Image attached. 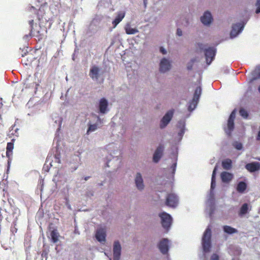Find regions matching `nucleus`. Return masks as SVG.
I'll return each mask as SVG.
<instances>
[{
	"label": "nucleus",
	"mask_w": 260,
	"mask_h": 260,
	"mask_svg": "<svg viewBox=\"0 0 260 260\" xmlns=\"http://www.w3.org/2000/svg\"><path fill=\"white\" fill-rule=\"evenodd\" d=\"M217 167L216 166L213 170L212 178H211V188L210 192L208 197V199L207 201V208L206 210L208 212L209 215L211 217L212 216V214L215 209L214 207V193L213 190L216 186V182H215V175L216 172L217 171Z\"/></svg>",
	"instance_id": "f257e3e1"
},
{
	"label": "nucleus",
	"mask_w": 260,
	"mask_h": 260,
	"mask_svg": "<svg viewBox=\"0 0 260 260\" xmlns=\"http://www.w3.org/2000/svg\"><path fill=\"white\" fill-rule=\"evenodd\" d=\"M198 48L204 52L207 64L209 65L214 59L216 54L215 48L202 43H198Z\"/></svg>",
	"instance_id": "f03ea898"
},
{
	"label": "nucleus",
	"mask_w": 260,
	"mask_h": 260,
	"mask_svg": "<svg viewBox=\"0 0 260 260\" xmlns=\"http://www.w3.org/2000/svg\"><path fill=\"white\" fill-rule=\"evenodd\" d=\"M211 230L208 226L202 237V246L205 252H208L211 248Z\"/></svg>",
	"instance_id": "7ed1b4c3"
},
{
	"label": "nucleus",
	"mask_w": 260,
	"mask_h": 260,
	"mask_svg": "<svg viewBox=\"0 0 260 260\" xmlns=\"http://www.w3.org/2000/svg\"><path fill=\"white\" fill-rule=\"evenodd\" d=\"M172 60L169 57H164L159 60L158 70L160 73H166L171 70Z\"/></svg>",
	"instance_id": "20e7f679"
},
{
	"label": "nucleus",
	"mask_w": 260,
	"mask_h": 260,
	"mask_svg": "<svg viewBox=\"0 0 260 260\" xmlns=\"http://www.w3.org/2000/svg\"><path fill=\"white\" fill-rule=\"evenodd\" d=\"M201 93L202 88L200 86H198L195 89L192 100L189 103L188 109L189 111H192L196 108Z\"/></svg>",
	"instance_id": "39448f33"
},
{
	"label": "nucleus",
	"mask_w": 260,
	"mask_h": 260,
	"mask_svg": "<svg viewBox=\"0 0 260 260\" xmlns=\"http://www.w3.org/2000/svg\"><path fill=\"white\" fill-rule=\"evenodd\" d=\"M37 7H39V9H37L34 6H31L29 9V12L31 13L30 16L31 18H34V15L38 19L39 21H40L44 16L45 13V11L44 9V5L40 4V5H37Z\"/></svg>",
	"instance_id": "423d86ee"
},
{
	"label": "nucleus",
	"mask_w": 260,
	"mask_h": 260,
	"mask_svg": "<svg viewBox=\"0 0 260 260\" xmlns=\"http://www.w3.org/2000/svg\"><path fill=\"white\" fill-rule=\"evenodd\" d=\"M159 216L161 219V223L162 227L168 231L172 222L171 216L169 214L163 212L159 214Z\"/></svg>",
	"instance_id": "0eeeda50"
},
{
	"label": "nucleus",
	"mask_w": 260,
	"mask_h": 260,
	"mask_svg": "<svg viewBox=\"0 0 260 260\" xmlns=\"http://www.w3.org/2000/svg\"><path fill=\"white\" fill-rule=\"evenodd\" d=\"M174 110H169L161 119L159 122V128H165L172 120L174 115Z\"/></svg>",
	"instance_id": "6e6552de"
},
{
	"label": "nucleus",
	"mask_w": 260,
	"mask_h": 260,
	"mask_svg": "<svg viewBox=\"0 0 260 260\" xmlns=\"http://www.w3.org/2000/svg\"><path fill=\"white\" fill-rule=\"evenodd\" d=\"M246 23V22H242L236 23L234 24L232 26V29L231 31V38H234L236 37L239 34L242 32L243 31L245 25Z\"/></svg>",
	"instance_id": "1a4fd4ad"
},
{
	"label": "nucleus",
	"mask_w": 260,
	"mask_h": 260,
	"mask_svg": "<svg viewBox=\"0 0 260 260\" xmlns=\"http://www.w3.org/2000/svg\"><path fill=\"white\" fill-rule=\"evenodd\" d=\"M178 130L177 137L175 138V141L178 143L181 141L185 131V122L184 120H181L178 121L177 125Z\"/></svg>",
	"instance_id": "9d476101"
},
{
	"label": "nucleus",
	"mask_w": 260,
	"mask_h": 260,
	"mask_svg": "<svg viewBox=\"0 0 260 260\" xmlns=\"http://www.w3.org/2000/svg\"><path fill=\"white\" fill-rule=\"evenodd\" d=\"M236 110H234L231 113L228 120V127L225 128V132L228 136H230L234 128V119L236 117Z\"/></svg>",
	"instance_id": "9b49d317"
},
{
	"label": "nucleus",
	"mask_w": 260,
	"mask_h": 260,
	"mask_svg": "<svg viewBox=\"0 0 260 260\" xmlns=\"http://www.w3.org/2000/svg\"><path fill=\"white\" fill-rule=\"evenodd\" d=\"M178 204V198L173 193H169L167 196L166 204L172 208H175Z\"/></svg>",
	"instance_id": "f8f14e48"
},
{
	"label": "nucleus",
	"mask_w": 260,
	"mask_h": 260,
	"mask_svg": "<svg viewBox=\"0 0 260 260\" xmlns=\"http://www.w3.org/2000/svg\"><path fill=\"white\" fill-rule=\"evenodd\" d=\"M165 149V147L162 144H159L156 150H155L152 157L153 161L155 163H157L163 155V152Z\"/></svg>",
	"instance_id": "ddd939ff"
},
{
	"label": "nucleus",
	"mask_w": 260,
	"mask_h": 260,
	"mask_svg": "<svg viewBox=\"0 0 260 260\" xmlns=\"http://www.w3.org/2000/svg\"><path fill=\"white\" fill-rule=\"evenodd\" d=\"M201 22L205 26H209L213 22V18L210 12L205 11L201 17Z\"/></svg>",
	"instance_id": "4468645a"
},
{
	"label": "nucleus",
	"mask_w": 260,
	"mask_h": 260,
	"mask_svg": "<svg viewBox=\"0 0 260 260\" xmlns=\"http://www.w3.org/2000/svg\"><path fill=\"white\" fill-rule=\"evenodd\" d=\"M100 75V69L96 66H92L89 73L90 77L93 80L98 81Z\"/></svg>",
	"instance_id": "2eb2a0df"
},
{
	"label": "nucleus",
	"mask_w": 260,
	"mask_h": 260,
	"mask_svg": "<svg viewBox=\"0 0 260 260\" xmlns=\"http://www.w3.org/2000/svg\"><path fill=\"white\" fill-rule=\"evenodd\" d=\"M106 231L104 228H100L97 229L95 233V238L96 240L101 243H104L106 242Z\"/></svg>",
	"instance_id": "dca6fc26"
},
{
	"label": "nucleus",
	"mask_w": 260,
	"mask_h": 260,
	"mask_svg": "<svg viewBox=\"0 0 260 260\" xmlns=\"http://www.w3.org/2000/svg\"><path fill=\"white\" fill-rule=\"evenodd\" d=\"M121 247L119 241H115L113 245V260H119Z\"/></svg>",
	"instance_id": "f3484780"
},
{
	"label": "nucleus",
	"mask_w": 260,
	"mask_h": 260,
	"mask_svg": "<svg viewBox=\"0 0 260 260\" xmlns=\"http://www.w3.org/2000/svg\"><path fill=\"white\" fill-rule=\"evenodd\" d=\"M135 183L137 188L139 190L142 191L144 189L145 186L143 179L141 174L140 173H137L135 176Z\"/></svg>",
	"instance_id": "a211bd4d"
},
{
	"label": "nucleus",
	"mask_w": 260,
	"mask_h": 260,
	"mask_svg": "<svg viewBox=\"0 0 260 260\" xmlns=\"http://www.w3.org/2000/svg\"><path fill=\"white\" fill-rule=\"evenodd\" d=\"M245 168L250 172H254L260 170V163L257 161L248 163L245 165Z\"/></svg>",
	"instance_id": "6ab92c4d"
},
{
	"label": "nucleus",
	"mask_w": 260,
	"mask_h": 260,
	"mask_svg": "<svg viewBox=\"0 0 260 260\" xmlns=\"http://www.w3.org/2000/svg\"><path fill=\"white\" fill-rule=\"evenodd\" d=\"M252 206L247 203H244L240 208L238 215L240 217H243L251 210Z\"/></svg>",
	"instance_id": "aec40b11"
},
{
	"label": "nucleus",
	"mask_w": 260,
	"mask_h": 260,
	"mask_svg": "<svg viewBox=\"0 0 260 260\" xmlns=\"http://www.w3.org/2000/svg\"><path fill=\"white\" fill-rule=\"evenodd\" d=\"M168 243L169 241L167 239H163L160 241L158 248L162 253L166 254L168 252L169 250Z\"/></svg>",
	"instance_id": "412c9836"
},
{
	"label": "nucleus",
	"mask_w": 260,
	"mask_h": 260,
	"mask_svg": "<svg viewBox=\"0 0 260 260\" xmlns=\"http://www.w3.org/2000/svg\"><path fill=\"white\" fill-rule=\"evenodd\" d=\"M108 103L107 100L105 98H102L100 101L99 103V110L100 113L105 114L107 111Z\"/></svg>",
	"instance_id": "4be33fe9"
},
{
	"label": "nucleus",
	"mask_w": 260,
	"mask_h": 260,
	"mask_svg": "<svg viewBox=\"0 0 260 260\" xmlns=\"http://www.w3.org/2000/svg\"><path fill=\"white\" fill-rule=\"evenodd\" d=\"M125 16V13L122 11H120L117 13V14L112 21V25L114 28H115L123 19Z\"/></svg>",
	"instance_id": "5701e85b"
},
{
	"label": "nucleus",
	"mask_w": 260,
	"mask_h": 260,
	"mask_svg": "<svg viewBox=\"0 0 260 260\" xmlns=\"http://www.w3.org/2000/svg\"><path fill=\"white\" fill-rule=\"evenodd\" d=\"M220 177L223 182L229 183L232 180L233 175L229 172H223L221 173Z\"/></svg>",
	"instance_id": "b1692460"
},
{
	"label": "nucleus",
	"mask_w": 260,
	"mask_h": 260,
	"mask_svg": "<svg viewBox=\"0 0 260 260\" xmlns=\"http://www.w3.org/2000/svg\"><path fill=\"white\" fill-rule=\"evenodd\" d=\"M14 139H12L11 142H8L6 147V155L10 158L12 155V151L14 148Z\"/></svg>",
	"instance_id": "393cba45"
},
{
	"label": "nucleus",
	"mask_w": 260,
	"mask_h": 260,
	"mask_svg": "<svg viewBox=\"0 0 260 260\" xmlns=\"http://www.w3.org/2000/svg\"><path fill=\"white\" fill-rule=\"evenodd\" d=\"M223 230L224 233L229 235L238 233V230L237 229L229 225H224L223 226Z\"/></svg>",
	"instance_id": "a878e982"
},
{
	"label": "nucleus",
	"mask_w": 260,
	"mask_h": 260,
	"mask_svg": "<svg viewBox=\"0 0 260 260\" xmlns=\"http://www.w3.org/2000/svg\"><path fill=\"white\" fill-rule=\"evenodd\" d=\"M247 188V184L243 181L239 182L237 186V190L239 193H243Z\"/></svg>",
	"instance_id": "bb28decb"
},
{
	"label": "nucleus",
	"mask_w": 260,
	"mask_h": 260,
	"mask_svg": "<svg viewBox=\"0 0 260 260\" xmlns=\"http://www.w3.org/2000/svg\"><path fill=\"white\" fill-rule=\"evenodd\" d=\"M232 161L231 159L227 158L222 161V166L225 170H229L232 168Z\"/></svg>",
	"instance_id": "cd10ccee"
},
{
	"label": "nucleus",
	"mask_w": 260,
	"mask_h": 260,
	"mask_svg": "<svg viewBox=\"0 0 260 260\" xmlns=\"http://www.w3.org/2000/svg\"><path fill=\"white\" fill-rule=\"evenodd\" d=\"M50 236L51 237V241L53 243H55L58 241V237L59 236L58 233L56 230H53L51 232Z\"/></svg>",
	"instance_id": "c85d7f7f"
},
{
	"label": "nucleus",
	"mask_w": 260,
	"mask_h": 260,
	"mask_svg": "<svg viewBox=\"0 0 260 260\" xmlns=\"http://www.w3.org/2000/svg\"><path fill=\"white\" fill-rule=\"evenodd\" d=\"M252 80H255L257 78H260V65L257 66L252 73Z\"/></svg>",
	"instance_id": "c756f323"
},
{
	"label": "nucleus",
	"mask_w": 260,
	"mask_h": 260,
	"mask_svg": "<svg viewBox=\"0 0 260 260\" xmlns=\"http://www.w3.org/2000/svg\"><path fill=\"white\" fill-rule=\"evenodd\" d=\"M98 128L96 124H89L88 128L87 131V134H88L89 133L95 131Z\"/></svg>",
	"instance_id": "7c9ffc66"
},
{
	"label": "nucleus",
	"mask_w": 260,
	"mask_h": 260,
	"mask_svg": "<svg viewBox=\"0 0 260 260\" xmlns=\"http://www.w3.org/2000/svg\"><path fill=\"white\" fill-rule=\"evenodd\" d=\"M196 61L195 58H192L187 64V69L188 70L190 71L192 69L194 63Z\"/></svg>",
	"instance_id": "2f4dec72"
},
{
	"label": "nucleus",
	"mask_w": 260,
	"mask_h": 260,
	"mask_svg": "<svg viewBox=\"0 0 260 260\" xmlns=\"http://www.w3.org/2000/svg\"><path fill=\"white\" fill-rule=\"evenodd\" d=\"M233 146L237 150H240L243 148V145L241 143L236 141L233 143Z\"/></svg>",
	"instance_id": "473e14b6"
},
{
	"label": "nucleus",
	"mask_w": 260,
	"mask_h": 260,
	"mask_svg": "<svg viewBox=\"0 0 260 260\" xmlns=\"http://www.w3.org/2000/svg\"><path fill=\"white\" fill-rule=\"evenodd\" d=\"M174 156H175V162L173 164V165H172L171 168V169L172 170V174L173 175H174L175 174V171H176V166H177V156L176 155H175Z\"/></svg>",
	"instance_id": "72a5a7b5"
},
{
	"label": "nucleus",
	"mask_w": 260,
	"mask_h": 260,
	"mask_svg": "<svg viewBox=\"0 0 260 260\" xmlns=\"http://www.w3.org/2000/svg\"><path fill=\"white\" fill-rule=\"evenodd\" d=\"M239 113H240V115L242 117H243L244 118H247L248 116V114L247 111H246L245 110H244L243 109H240Z\"/></svg>",
	"instance_id": "f704fd0d"
},
{
	"label": "nucleus",
	"mask_w": 260,
	"mask_h": 260,
	"mask_svg": "<svg viewBox=\"0 0 260 260\" xmlns=\"http://www.w3.org/2000/svg\"><path fill=\"white\" fill-rule=\"evenodd\" d=\"M159 51L162 55H166L168 53L167 50L163 46H160L159 47Z\"/></svg>",
	"instance_id": "c9c22d12"
},
{
	"label": "nucleus",
	"mask_w": 260,
	"mask_h": 260,
	"mask_svg": "<svg viewBox=\"0 0 260 260\" xmlns=\"http://www.w3.org/2000/svg\"><path fill=\"white\" fill-rule=\"evenodd\" d=\"M2 99L0 98V109L3 107ZM3 123V119L2 118V113L0 112V125H2Z\"/></svg>",
	"instance_id": "e433bc0d"
},
{
	"label": "nucleus",
	"mask_w": 260,
	"mask_h": 260,
	"mask_svg": "<svg viewBox=\"0 0 260 260\" xmlns=\"http://www.w3.org/2000/svg\"><path fill=\"white\" fill-rule=\"evenodd\" d=\"M34 22V20L32 19L29 20V21H28V23H29V24L30 25V32H32L33 31H35V30H34V27H33Z\"/></svg>",
	"instance_id": "4c0bfd02"
},
{
	"label": "nucleus",
	"mask_w": 260,
	"mask_h": 260,
	"mask_svg": "<svg viewBox=\"0 0 260 260\" xmlns=\"http://www.w3.org/2000/svg\"><path fill=\"white\" fill-rule=\"evenodd\" d=\"M256 6L257 8L255 11V12L256 13L258 14L260 13V0H257Z\"/></svg>",
	"instance_id": "58836bf2"
},
{
	"label": "nucleus",
	"mask_w": 260,
	"mask_h": 260,
	"mask_svg": "<svg viewBox=\"0 0 260 260\" xmlns=\"http://www.w3.org/2000/svg\"><path fill=\"white\" fill-rule=\"evenodd\" d=\"M210 260H219V256L217 254H213L211 256Z\"/></svg>",
	"instance_id": "ea45409f"
},
{
	"label": "nucleus",
	"mask_w": 260,
	"mask_h": 260,
	"mask_svg": "<svg viewBox=\"0 0 260 260\" xmlns=\"http://www.w3.org/2000/svg\"><path fill=\"white\" fill-rule=\"evenodd\" d=\"M234 248H236V251H235V252H234L233 253V254L235 255H239L241 253V250L238 249L237 247H234Z\"/></svg>",
	"instance_id": "a19ab883"
},
{
	"label": "nucleus",
	"mask_w": 260,
	"mask_h": 260,
	"mask_svg": "<svg viewBox=\"0 0 260 260\" xmlns=\"http://www.w3.org/2000/svg\"><path fill=\"white\" fill-rule=\"evenodd\" d=\"M176 34L177 36L180 37L182 36V31L180 28H177Z\"/></svg>",
	"instance_id": "79ce46f5"
},
{
	"label": "nucleus",
	"mask_w": 260,
	"mask_h": 260,
	"mask_svg": "<svg viewBox=\"0 0 260 260\" xmlns=\"http://www.w3.org/2000/svg\"><path fill=\"white\" fill-rule=\"evenodd\" d=\"M47 255H48V253L45 251H43L42 253V254H41L42 257H46V258H47Z\"/></svg>",
	"instance_id": "37998d69"
},
{
	"label": "nucleus",
	"mask_w": 260,
	"mask_h": 260,
	"mask_svg": "<svg viewBox=\"0 0 260 260\" xmlns=\"http://www.w3.org/2000/svg\"><path fill=\"white\" fill-rule=\"evenodd\" d=\"M125 31L127 34H130V27H128V25H127V27L125 29Z\"/></svg>",
	"instance_id": "c03bdc74"
},
{
	"label": "nucleus",
	"mask_w": 260,
	"mask_h": 260,
	"mask_svg": "<svg viewBox=\"0 0 260 260\" xmlns=\"http://www.w3.org/2000/svg\"><path fill=\"white\" fill-rule=\"evenodd\" d=\"M138 32V30L135 28H131V35L135 34Z\"/></svg>",
	"instance_id": "a18cd8bd"
},
{
	"label": "nucleus",
	"mask_w": 260,
	"mask_h": 260,
	"mask_svg": "<svg viewBox=\"0 0 260 260\" xmlns=\"http://www.w3.org/2000/svg\"><path fill=\"white\" fill-rule=\"evenodd\" d=\"M35 1L38 3L39 4H43V0H35Z\"/></svg>",
	"instance_id": "49530a36"
},
{
	"label": "nucleus",
	"mask_w": 260,
	"mask_h": 260,
	"mask_svg": "<svg viewBox=\"0 0 260 260\" xmlns=\"http://www.w3.org/2000/svg\"><path fill=\"white\" fill-rule=\"evenodd\" d=\"M144 1V6L145 7H146V4H147V0H143Z\"/></svg>",
	"instance_id": "de8ad7c7"
},
{
	"label": "nucleus",
	"mask_w": 260,
	"mask_h": 260,
	"mask_svg": "<svg viewBox=\"0 0 260 260\" xmlns=\"http://www.w3.org/2000/svg\"><path fill=\"white\" fill-rule=\"evenodd\" d=\"M89 178V176H86L84 178V180L87 181Z\"/></svg>",
	"instance_id": "09e8293b"
},
{
	"label": "nucleus",
	"mask_w": 260,
	"mask_h": 260,
	"mask_svg": "<svg viewBox=\"0 0 260 260\" xmlns=\"http://www.w3.org/2000/svg\"><path fill=\"white\" fill-rule=\"evenodd\" d=\"M258 91H259V92H260V86H259V87H258Z\"/></svg>",
	"instance_id": "8fccbe9b"
},
{
	"label": "nucleus",
	"mask_w": 260,
	"mask_h": 260,
	"mask_svg": "<svg viewBox=\"0 0 260 260\" xmlns=\"http://www.w3.org/2000/svg\"><path fill=\"white\" fill-rule=\"evenodd\" d=\"M229 253L231 254H233V253H231V251H229Z\"/></svg>",
	"instance_id": "3c124183"
},
{
	"label": "nucleus",
	"mask_w": 260,
	"mask_h": 260,
	"mask_svg": "<svg viewBox=\"0 0 260 260\" xmlns=\"http://www.w3.org/2000/svg\"><path fill=\"white\" fill-rule=\"evenodd\" d=\"M37 32H38V34H40L39 31H38Z\"/></svg>",
	"instance_id": "603ef678"
},
{
	"label": "nucleus",
	"mask_w": 260,
	"mask_h": 260,
	"mask_svg": "<svg viewBox=\"0 0 260 260\" xmlns=\"http://www.w3.org/2000/svg\"><path fill=\"white\" fill-rule=\"evenodd\" d=\"M232 260H237V259H234H234H233Z\"/></svg>",
	"instance_id": "864d4df0"
}]
</instances>
